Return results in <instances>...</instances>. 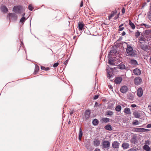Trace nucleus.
Returning <instances> with one entry per match:
<instances>
[{
  "instance_id": "21",
  "label": "nucleus",
  "mask_w": 151,
  "mask_h": 151,
  "mask_svg": "<svg viewBox=\"0 0 151 151\" xmlns=\"http://www.w3.org/2000/svg\"><path fill=\"white\" fill-rule=\"evenodd\" d=\"M124 112L126 114H130V109L128 108H126L124 109Z\"/></svg>"
},
{
  "instance_id": "53",
  "label": "nucleus",
  "mask_w": 151,
  "mask_h": 151,
  "mask_svg": "<svg viewBox=\"0 0 151 151\" xmlns=\"http://www.w3.org/2000/svg\"><path fill=\"white\" fill-rule=\"evenodd\" d=\"M144 130L145 131V132H148V131H149V130H149L148 129H144Z\"/></svg>"
},
{
  "instance_id": "23",
  "label": "nucleus",
  "mask_w": 151,
  "mask_h": 151,
  "mask_svg": "<svg viewBox=\"0 0 151 151\" xmlns=\"http://www.w3.org/2000/svg\"><path fill=\"white\" fill-rule=\"evenodd\" d=\"M101 120L103 123H107L109 122V119L107 118H104L102 119Z\"/></svg>"
},
{
  "instance_id": "13",
  "label": "nucleus",
  "mask_w": 151,
  "mask_h": 151,
  "mask_svg": "<svg viewBox=\"0 0 151 151\" xmlns=\"http://www.w3.org/2000/svg\"><path fill=\"white\" fill-rule=\"evenodd\" d=\"M122 80V78L121 77H117L114 80L116 83L119 84L120 83Z\"/></svg>"
},
{
  "instance_id": "51",
  "label": "nucleus",
  "mask_w": 151,
  "mask_h": 151,
  "mask_svg": "<svg viewBox=\"0 0 151 151\" xmlns=\"http://www.w3.org/2000/svg\"><path fill=\"white\" fill-rule=\"evenodd\" d=\"M138 106H136L135 104H133V108H134L135 107H138Z\"/></svg>"
},
{
  "instance_id": "59",
  "label": "nucleus",
  "mask_w": 151,
  "mask_h": 151,
  "mask_svg": "<svg viewBox=\"0 0 151 151\" xmlns=\"http://www.w3.org/2000/svg\"><path fill=\"white\" fill-rule=\"evenodd\" d=\"M147 1L148 2H149L150 1V0H147Z\"/></svg>"
},
{
  "instance_id": "29",
  "label": "nucleus",
  "mask_w": 151,
  "mask_h": 151,
  "mask_svg": "<svg viewBox=\"0 0 151 151\" xmlns=\"http://www.w3.org/2000/svg\"><path fill=\"white\" fill-rule=\"evenodd\" d=\"M139 123V121L137 120H135L133 122V125H138Z\"/></svg>"
},
{
  "instance_id": "20",
  "label": "nucleus",
  "mask_w": 151,
  "mask_h": 151,
  "mask_svg": "<svg viewBox=\"0 0 151 151\" xmlns=\"http://www.w3.org/2000/svg\"><path fill=\"white\" fill-rule=\"evenodd\" d=\"M83 135V132L81 128L79 129V139L80 140H81V137Z\"/></svg>"
},
{
  "instance_id": "57",
  "label": "nucleus",
  "mask_w": 151,
  "mask_h": 151,
  "mask_svg": "<svg viewBox=\"0 0 151 151\" xmlns=\"http://www.w3.org/2000/svg\"><path fill=\"white\" fill-rule=\"evenodd\" d=\"M49 68H45V70H49Z\"/></svg>"
},
{
  "instance_id": "18",
  "label": "nucleus",
  "mask_w": 151,
  "mask_h": 151,
  "mask_svg": "<svg viewBox=\"0 0 151 151\" xmlns=\"http://www.w3.org/2000/svg\"><path fill=\"white\" fill-rule=\"evenodd\" d=\"M25 14L24 13L22 15V18L20 19V22L21 23H22L23 24L24 23V22H25L26 19L24 17V15Z\"/></svg>"
},
{
  "instance_id": "3",
  "label": "nucleus",
  "mask_w": 151,
  "mask_h": 151,
  "mask_svg": "<svg viewBox=\"0 0 151 151\" xmlns=\"http://www.w3.org/2000/svg\"><path fill=\"white\" fill-rule=\"evenodd\" d=\"M142 80L140 77L138 76L134 80V83L136 85H138L142 82Z\"/></svg>"
},
{
  "instance_id": "58",
  "label": "nucleus",
  "mask_w": 151,
  "mask_h": 151,
  "mask_svg": "<svg viewBox=\"0 0 151 151\" xmlns=\"http://www.w3.org/2000/svg\"><path fill=\"white\" fill-rule=\"evenodd\" d=\"M109 88H110L111 89V88H112V86H111V85H110V86H109Z\"/></svg>"
},
{
  "instance_id": "55",
  "label": "nucleus",
  "mask_w": 151,
  "mask_h": 151,
  "mask_svg": "<svg viewBox=\"0 0 151 151\" xmlns=\"http://www.w3.org/2000/svg\"><path fill=\"white\" fill-rule=\"evenodd\" d=\"M135 25L133 23V29H134L135 28Z\"/></svg>"
},
{
  "instance_id": "6",
  "label": "nucleus",
  "mask_w": 151,
  "mask_h": 151,
  "mask_svg": "<svg viewBox=\"0 0 151 151\" xmlns=\"http://www.w3.org/2000/svg\"><path fill=\"white\" fill-rule=\"evenodd\" d=\"M108 67H107L106 70L107 73V76L109 78H110L112 75V69L108 65L107 66Z\"/></svg>"
},
{
  "instance_id": "24",
  "label": "nucleus",
  "mask_w": 151,
  "mask_h": 151,
  "mask_svg": "<svg viewBox=\"0 0 151 151\" xmlns=\"http://www.w3.org/2000/svg\"><path fill=\"white\" fill-rule=\"evenodd\" d=\"M138 65L137 62L133 58V67L136 66Z\"/></svg>"
},
{
  "instance_id": "17",
  "label": "nucleus",
  "mask_w": 151,
  "mask_h": 151,
  "mask_svg": "<svg viewBox=\"0 0 151 151\" xmlns=\"http://www.w3.org/2000/svg\"><path fill=\"white\" fill-rule=\"evenodd\" d=\"M1 9L4 12L6 13L8 11V9L6 7L4 6H2L1 7Z\"/></svg>"
},
{
  "instance_id": "4",
  "label": "nucleus",
  "mask_w": 151,
  "mask_h": 151,
  "mask_svg": "<svg viewBox=\"0 0 151 151\" xmlns=\"http://www.w3.org/2000/svg\"><path fill=\"white\" fill-rule=\"evenodd\" d=\"M9 19L14 20H16L17 19V16L16 14L13 13H11L9 14Z\"/></svg>"
},
{
  "instance_id": "26",
  "label": "nucleus",
  "mask_w": 151,
  "mask_h": 151,
  "mask_svg": "<svg viewBox=\"0 0 151 151\" xmlns=\"http://www.w3.org/2000/svg\"><path fill=\"white\" fill-rule=\"evenodd\" d=\"M113 112L111 111H108L106 112L107 115L111 116L113 115Z\"/></svg>"
},
{
  "instance_id": "11",
  "label": "nucleus",
  "mask_w": 151,
  "mask_h": 151,
  "mask_svg": "<svg viewBox=\"0 0 151 151\" xmlns=\"http://www.w3.org/2000/svg\"><path fill=\"white\" fill-rule=\"evenodd\" d=\"M128 90V88L127 86H124L121 87L120 91L121 92L124 93L127 92Z\"/></svg>"
},
{
  "instance_id": "48",
  "label": "nucleus",
  "mask_w": 151,
  "mask_h": 151,
  "mask_svg": "<svg viewBox=\"0 0 151 151\" xmlns=\"http://www.w3.org/2000/svg\"><path fill=\"white\" fill-rule=\"evenodd\" d=\"M122 12L123 13H125V10L124 9V8H123V9H122Z\"/></svg>"
},
{
  "instance_id": "27",
  "label": "nucleus",
  "mask_w": 151,
  "mask_h": 151,
  "mask_svg": "<svg viewBox=\"0 0 151 151\" xmlns=\"http://www.w3.org/2000/svg\"><path fill=\"white\" fill-rule=\"evenodd\" d=\"M121 107L120 106L118 105L115 108V110L117 111H119L121 110Z\"/></svg>"
},
{
  "instance_id": "34",
  "label": "nucleus",
  "mask_w": 151,
  "mask_h": 151,
  "mask_svg": "<svg viewBox=\"0 0 151 151\" xmlns=\"http://www.w3.org/2000/svg\"><path fill=\"white\" fill-rule=\"evenodd\" d=\"M142 48L143 50H145L147 49V47L146 45H145V46L143 45L142 46Z\"/></svg>"
},
{
  "instance_id": "52",
  "label": "nucleus",
  "mask_w": 151,
  "mask_h": 151,
  "mask_svg": "<svg viewBox=\"0 0 151 151\" xmlns=\"http://www.w3.org/2000/svg\"><path fill=\"white\" fill-rule=\"evenodd\" d=\"M94 151H101L99 149L96 148L95 150Z\"/></svg>"
},
{
  "instance_id": "41",
  "label": "nucleus",
  "mask_w": 151,
  "mask_h": 151,
  "mask_svg": "<svg viewBox=\"0 0 151 151\" xmlns=\"http://www.w3.org/2000/svg\"><path fill=\"white\" fill-rule=\"evenodd\" d=\"M99 97V96L97 95H96L93 98L94 99H97Z\"/></svg>"
},
{
  "instance_id": "38",
  "label": "nucleus",
  "mask_w": 151,
  "mask_h": 151,
  "mask_svg": "<svg viewBox=\"0 0 151 151\" xmlns=\"http://www.w3.org/2000/svg\"><path fill=\"white\" fill-rule=\"evenodd\" d=\"M140 34V32H139L138 31L137 32H136L135 36L136 37H138Z\"/></svg>"
},
{
  "instance_id": "36",
  "label": "nucleus",
  "mask_w": 151,
  "mask_h": 151,
  "mask_svg": "<svg viewBox=\"0 0 151 151\" xmlns=\"http://www.w3.org/2000/svg\"><path fill=\"white\" fill-rule=\"evenodd\" d=\"M28 8H29V10H30L31 11H32L33 9V7L32 6V5H31V4H30L29 6H28Z\"/></svg>"
},
{
  "instance_id": "54",
  "label": "nucleus",
  "mask_w": 151,
  "mask_h": 151,
  "mask_svg": "<svg viewBox=\"0 0 151 151\" xmlns=\"http://www.w3.org/2000/svg\"><path fill=\"white\" fill-rule=\"evenodd\" d=\"M67 63H68V61H67V60H66V61H65L64 62V64L65 65H66L67 64Z\"/></svg>"
},
{
  "instance_id": "2",
  "label": "nucleus",
  "mask_w": 151,
  "mask_h": 151,
  "mask_svg": "<svg viewBox=\"0 0 151 151\" xmlns=\"http://www.w3.org/2000/svg\"><path fill=\"white\" fill-rule=\"evenodd\" d=\"M23 11L22 7L21 6H14L13 8V11L17 13H20Z\"/></svg>"
},
{
  "instance_id": "19",
  "label": "nucleus",
  "mask_w": 151,
  "mask_h": 151,
  "mask_svg": "<svg viewBox=\"0 0 151 151\" xmlns=\"http://www.w3.org/2000/svg\"><path fill=\"white\" fill-rule=\"evenodd\" d=\"M143 149L146 151H150V148L148 145H145L143 147Z\"/></svg>"
},
{
  "instance_id": "42",
  "label": "nucleus",
  "mask_w": 151,
  "mask_h": 151,
  "mask_svg": "<svg viewBox=\"0 0 151 151\" xmlns=\"http://www.w3.org/2000/svg\"><path fill=\"white\" fill-rule=\"evenodd\" d=\"M147 128H151V124H148L147 126Z\"/></svg>"
},
{
  "instance_id": "7",
  "label": "nucleus",
  "mask_w": 151,
  "mask_h": 151,
  "mask_svg": "<svg viewBox=\"0 0 151 151\" xmlns=\"http://www.w3.org/2000/svg\"><path fill=\"white\" fill-rule=\"evenodd\" d=\"M137 94L139 97H141L142 96L143 91L142 88H139L137 91Z\"/></svg>"
},
{
  "instance_id": "47",
  "label": "nucleus",
  "mask_w": 151,
  "mask_h": 151,
  "mask_svg": "<svg viewBox=\"0 0 151 151\" xmlns=\"http://www.w3.org/2000/svg\"><path fill=\"white\" fill-rule=\"evenodd\" d=\"M141 26L144 25L145 27H147L148 26V25H147L145 24H141Z\"/></svg>"
},
{
  "instance_id": "10",
  "label": "nucleus",
  "mask_w": 151,
  "mask_h": 151,
  "mask_svg": "<svg viewBox=\"0 0 151 151\" xmlns=\"http://www.w3.org/2000/svg\"><path fill=\"white\" fill-rule=\"evenodd\" d=\"M100 141L98 139H95L93 141V145L95 146H98L100 144Z\"/></svg>"
},
{
  "instance_id": "5",
  "label": "nucleus",
  "mask_w": 151,
  "mask_h": 151,
  "mask_svg": "<svg viewBox=\"0 0 151 151\" xmlns=\"http://www.w3.org/2000/svg\"><path fill=\"white\" fill-rule=\"evenodd\" d=\"M126 52L127 54L129 55L132 56V47L129 45H127Z\"/></svg>"
},
{
  "instance_id": "1",
  "label": "nucleus",
  "mask_w": 151,
  "mask_h": 151,
  "mask_svg": "<svg viewBox=\"0 0 151 151\" xmlns=\"http://www.w3.org/2000/svg\"><path fill=\"white\" fill-rule=\"evenodd\" d=\"M101 146L103 149L108 150L110 147V143L107 140H104L102 141Z\"/></svg>"
},
{
  "instance_id": "64",
  "label": "nucleus",
  "mask_w": 151,
  "mask_h": 151,
  "mask_svg": "<svg viewBox=\"0 0 151 151\" xmlns=\"http://www.w3.org/2000/svg\"><path fill=\"white\" fill-rule=\"evenodd\" d=\"M117 18V17H115V19H116Z\"/></svg>"
},
{
  "instance_id": "43",
  "label": "nucleus",
  "mask_w": 151,
  "mask_h": 151,
  "mask_svg": "<svg viewBox=\"0 0 151 151\" xmlns=\"http://www.w3.org/2000/svg\"><path fill=\"white\" fill-rule=\"evenodd\" d=\"M129 24L130 26L132 28V22H131V20H129Z\"/></svg>"
},
{
  "instance_id": "32",
  "label": "nucleus",
  "mask_w": 151,
  "mask_h": 151,
  "mask_svg": "<svg viewBox=\"0 0 151 151\" xmlns=\"http://www.w3.org/2000/svg\"><path fill=\"white\" fill-rule=\"evenodd\" d=\"M133 57H137V52L136 51H134L133 50Z\"/></svg>"
},
{
  "instance_id": "9",
  "label": "nucleus",
  "mask_w": 151,
  "mask_h": 151,
  "mask_svg": "<svg viewBox=\"0 0 151 151\" xmlns=\"http://www.w3.org/2000/svg\"><path fill=\"white\" fill-rule=\"evenodd\" d=\"M133 71L134 74L137 76L141 74V70L138 68L134 69Z\"/></svg>"
},
{
  "instance_id": "50",
  "label": "nucleus",
  "mask_w": 151,
  "mask_h": 151,
  "mask_svg": "<svg viewBox=\"0 0 151 151\" xmlns=\"http://www.w3.org/2000/svg\"><path fill=\"white\" fill-rule=\"evenodd\" d=\"M122 36H124V35H125V34H126V33H125V32H123L122 33Z\"/></svg>"
},
{
  "instance_id": "60",
  "label": "nucleus",
  "mask_w": 151,
  "mask_h": 151,
  "mask_svg": "<svg viewBox=\"0 0 151 151\" xmlns=\"http://www.w3.org/2000/svg\"><path fill=\"white\" fill-rule=\"evenodd\" d=\"M70 121H69L68 122V124H70Z\"/></svg>"
},
{
  "instance_id": "33",
  "label": "nucleus",
  "mask_w": 151,
  "mask_h": 151,
  "mask_svg": "<svg viewBox=\"0 0 151 151\" xmlns=\"http://www.w3.org/2000/svg\"><path fill=\"white\" fill-rule=\"evenodd\" d=\"M123 25V24H122L119 27V30L120 31H122L124 29V27H122Z\"/></svg>"
},
{
  "instance_id": "15",
  "label": "nucleus",
  "mask_w": 151,
  "mask_h": 151,
  "mask_svg": "<svg viewBox=\"0 0 151 151\" xmlns=\"http://www.w3.org/2000/svg\"><path fill=\"white\" fill-rule=\"evenodd\" d=\"M129 146L128 144L126 142H124L122 144V147L124 149H127L129 147Z\"/></svg>"
},
{
  "instance_id": "62",
  "label": "nucleus",
  "mask_w": 151,
  "mask_h": 151,
  "mask_svg": "<svg viewBox=\"0 0 151 151\" xmlns=\"http://www.w3.org/2000/svg\"><path fill=\"white\" fill-rule=\"evenodd\" d=\"M97 104V102H96V104H95V105H96V104Z\"/></svg>"
},
{
  "instance_id": "39",
  "label": "nucleus",
  "mask_w": 151,
  "mask_h": 151,
  "mask_svg": "<svg viewBox=\"0 0 151 151\" xmlns=\"http://www.w3.org/2000/svg\"><path fill=\"white\" fill-rule=\"evenodd\" d=\"M59 65V63H55L54 64L53 67H56L58 66Z\"/></svg>"
},
{
  "instance_id": "40",
  "label": "nucleus",
  "mask_w": 151,
  "mask_h": 151,
  "mask_svg": "<svg viewBox=\"0 0 151 151\" xmlns=\"http://www.w3.org/2000/svg\"><path fill=\"white\" fill-rule=\"evenodd\" d=\"M145 131L144 130V128H140V132H144Z\"/></svg>"
},
{
  "instance_id": "37",
  "label": "nucleus",
  "mask_w": 151,
  "mask_h": 151,
  "mask_svg": "<svg viewBox=\"0 0 151 151\" xmlns=\"http://www.w3.org/2000/svg\"><path fill=\"white\" fill-rule=\"evenodd\" d=\"M114 16V13H113L110 15L109 16V19L110 20Z\"/></svg>"
},
{
  "instance_id": "16",
  "label": "nucleus",
  "mask_w": 151,
  "mask_h": 151,
  "mask_svg": "<svg viewBox=\"0 0 151 151\" xmlns=\"http://www.w3.org/2000/svg\"><path fill=\"white\" fill-rule=\"evenodd\" d=\"M79 29L81 30H83L84 26V24L83 23H79L78 24Z\"/></svg>"
},
{
  "instance_id": "14",
  "label": "nucleus",
  "mask_w": 151,
  "mask_h": 151,
  "mask_svg": "<svg viewBox=\"0 0 151 151\" xmlns=\"http://www.w3.org/2000/svg\"><path fill=\"white\" fill-rule=\"evenodd\" d=\"M134 116L136 118H139L140 116V113L138 111H134L133 113Z\"/></svg>"
},
{
  "instance_id": "45",
  "label": "nucleus",
  "mask_w": 151,
  "mask_h": 151,
  "mask_svg": "<svg viewBox=\"0 0 151 151\" xmlns=\"http://www.w3.org/2000/svg\"><path fill=\"white\" fill-rule=\"evenodd\" d=\"M125 68V66L124 65H122L120 67L121 69H123Z\"/></svg>"
},
{
  "instance_id": "8",
  "label": "nucleus",
  "mask_w": 151,
  "mask_h": 151,
  "mask_svg": "<svg viewBox=\"0 0 151 151\" xmlns=\"http://www.w3.org/2000/svg\"><path fill=\"white\" fill-rule=\"evenodd\" d=\"M119 143L117 141H114L112 144V147L114 149H117L119 147Z\"/></svg>"
},
{
  "instance_id": "63",
  "label": "nucleus",
  "mask_w": 151,
  "mask_h": 151,
  "mask_svg": "<svg viewBox=\"0 0 151 151\" xmlns=\"http://www.w3.org/2000/svg\"><path fill=\"white\" fill-rule=\"evenodd\" d=\"M134 138H133V140H132V141H133V140H134Z\"/></svg>"
},
{
  "instance_id": "35",
  "label": "nucleus",
  "mask_w": 151,
  "mask_h": 151,
  "mask_svg": "<svg viewBox=\"0 0 151 151\" xmlns=\"http://www.w3.org/2000/svg\"><path fill=\"white\" fill-rule=\"evenodd\" d=\"M146 40L143 38H141L139 40L140 43H142L143 41H145Z\"/></svg>"
},
{
  "instance_id": "49",
  "label": "nucleus",
  "mask_w": 151,
  "mask_h": 151,
  "mask_svg": "<svg viewBox=\"0 0 151 151\" xmlns=\"http://www.w3.org/2000/svg\"><path fill=\"white\" fill-rule=\"evenodd\" d=\"M41 69L42 70H45V68L44 66H41Z\"/></svg>"
},
{
  "instance_id": "30",
  "label": "nucleus",
  "mask_w": 151,
  "mask_h": 151,
  "mask_svg": "<svg viewBox=\"0 0 151 151\" xmlns=\"http://www.w3.org/2000/svg\"><path fill=\"white\" fill-rule=\"evenodd\" d=\"M140 128H135L133 129V131L140 132Z\"/></svg>"
},
{
  "instance_id": "46",
  "label": "nucleus",
  "mask_w": 151,
  "mask_h": 151,
  "mask_svg": "<svg viewBox=\"0 0 151 151\" xmlns=\"http://www.w3.org/2000/svg\"><path fill=\"white\" fill-rule=\"evenodd\" d=\"M83 1H81V4H80V6L81 7L83 6Z\"/></svg>"
},
{
  "instance_id": "31",
  "label": "nucleus",
  "mask_w": 151,
  "mask_h": 151,
  "mask_svg": "<svg viewBox=\"0 0 151 151\" xmlns=\"http://www.w3.org/2000/svg\"><path fill=\"white\" fill-rule=\"evenodd\" d=\"M39 69V66H36L35 68V73H37Z\"/></svg>"
},
{
  "instance_id": "44",
  "label": "nucleus",
  "mask_w": 151,
  "mask_h": 151,
  "mask_svg": "<svg viewBox=\"0 0 151 151\" xmlns=\"http://www.w3.org/2000/svg\"><path fill=\"white\" fill-rule=\"evenodd\" d=\"M145 144V145H149V141L148 140L146 141Z\"/></svg>"
},
{
  "instance_id": "28",
  "label": "nucleus",
  "mask_w": 151,
  "mask_h": 151,
  "mask_svg": "<svg viewBox=\"0 0 151 151\" xmlns=\"http://www.w3.org/2000/svg\"><path fill=\"white\" fill-rule=\"evenodd\" d=\"M108 63L109 64L111 65H114L115 64L114 61L113 60H111L110 59H109Z\"/></svg>"
},
{
  "instance_id": "61",
  "label": "nucleus",
  "mask_w": 151,
  "mask_h": 151,
  "mask_svg": "<svg viewBox=\"0 0 151 151\" xmlns=\"http://www.w3.org/2000/svg\"><path fill=\"white\" fill-rule=\"evenodd\" d=\"M130 62L131 63L132 62V60H130Z\"/></svg>"
},
{
  "instance_id": "12",
  "label": "nucleus",
  "mask_w": 151,
  "mask_h": 151,
  "mask_svg": "<svg viewBox=\"0 0 151 151\" xmlns=\"http://www.w3.org/2000/svg\"><path fill=\"white\" fill-rule=\"evenodd\" d=\"M90 114L91 112L90 110H87L85 111V116L86 119H88L89 118Z\"/></svg>"
},
{
  "instance_id": "56",
  "label": "nucleus",
  "mask_w": 151,
  "mask_h": 151,
  "mask_svg": "<svg viewBox=\"0 0 151 151\" xmlns=\"http://www.w3.org/2000/svg\"><path fill=\"white\" fill-rule=\"evenodd\" d=\"M73 111H70V115H71L72 114H73Z\"/></svg>"
},
{
  "instance_id": "25",
  "label": "nucleus",
  "mask_w": 151,
  "mask_h": 151,
  "mask_svg": "<svg viewBox=\"0 0 151 151\" xmlns=\"http://www.w3.org/2000/svg\"><path fill=\"white\" fill-rule=\"evenodd\" d=\"M93 124L94 125H97L99 123V121L96 119L93 120L92 122Z\"/></svg>"
},
{
  "instance_id": "22",
  "label": "nucleus",
  "mask_w": 151,
  "mask_h": 151,
  "mask_svg": "<svg viewBox=\"0 0 151 151\" xmlns=\"http://www.w3.org/2000/svg\"><path fill=\"white\" fill-rule=\"evenodd\" d=\"M105 128L108 130L111 131L112 130L111 126L109 124H108L105 127Z\"/></svg>"
}]
</instances>
